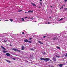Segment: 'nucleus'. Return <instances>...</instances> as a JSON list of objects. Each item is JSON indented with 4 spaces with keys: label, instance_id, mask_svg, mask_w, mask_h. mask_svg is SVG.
<instances>
[{
    "label": "nucleus",
    "instance_id": "4be33fe9",
    "mask_svg": "<svg viewBox=\"0 0 67 67\" xmlns=\"http://www.w3.org/2000/svg\"><path fill=\"white\" fill-rule=\"evenodd\" d=\"M64 1H65V2H67V0H64Z\"/></svg>",
    "mask_w": 67,
    "mask_h": 67
},
{
    "label": "nucleus",
    "instance_id": "cd10ccee",
    "mask_svg": "<svg viewBox=\"0 0 67 67\" xmlns=\"http://www.w3.org/2000/svg\"><path fill=\"white\" fill-rule=\"evenodd\" d=\"M19 12H21V11H22V10H19Z\"/></svg>",
    "mask_w": 67,
    "mask_h": 67
},
{
    "label": "nucleus",
    "instance_id": "b1692460",
    "mask_svg": "<svg viewBox=\"0 0 67 67\" xmlns=\"http://www.w3.org/2000/svg\"><path fill=\"white\" fill-rule=\"evenodd\" d=\"M45 54H46V53L45 52H44V53H43V55H45Z\"/></svg>",
    "mask_w": 67,
    "mask_h": 67
},
{
    "label": "nucleus",
    "instance_id": "9d476101",
    "mask_svg": "<svg viewBox=\"0 0 67 67\" xmlns=\"http://www.w3.org/2000/svg\"><path fill=\"white\" fill-rule=\"evenodd\" d=\"M21 48H22L21 49L22 50H24V46H23L21 47Z\"/></svg>",
    "mask_w": 67,
    "mask_h": 67
},
{
    "label": "nucleus",
    "instance_id": "79ce46f5",
    "mask_svg": "<svg viewBox=\"0 0 67 67\" xmlns=\"http://www.w3.org/2000/svg\"><path fill=\"white\" fill-rule=\"evenodd\" d=\"M51 7L52 8V6H51Z\"/></svg>",
    "mask_w": 67,
    "mask_h": 67
},
{
    "label": "nucleus",
    "instance_id": "f257e3e1",
    "mask_svg": "<svg viewBox=\"0 0 67 67\" xmlns=\"http://www.w3.org/2000/svg\"><path fill=\"white\" fill-rule=\"evenodd\" d=\"M30 17H28L27 16H26L24 18V19L22 18L21 19V20H19L20 21V22L19 23H21V22H27V21H29V20H26V18H27V19H30Z\"/></svg>",
    "mask_w": 67,
    "mask_h": 67
},
{
    "label": "nucleus",
    "instance_id": "a18cd8bd",
    "mask_svg": "<svg viewBox=\"0 0 67 67\" xmlns=\"http://www.w3.org/2000/svg\"><path fill=\"white\" fill-rule=\"evenodd\" d=\"M51 67H54V66H52Z\"/></svg>",
    "mask_w": 67,
    "mask_h": 67
},
{
    "label": "nucleus",
    "instance_id": "bb28decb",
    "mask_svg": "<svg viewBox=\"0 0 67 67\" xmlns=\"http://www.w3.org/2000/svg\"><path fill=\"white\" fill-rule=\"evenodd\" d=\"M40 3V4H41V5H42V3Z\"/></svg>",
    "mask_w": 67,
    "mask_h": 67
},
{
    "label": "nucleus",
    "instance_id": "7c9ffc66",
    "mask_svg": "<svg viewBox=\"0 0 67 67\" xmlns=\"http://www.w3.org/2000/svg\"><path fill=\"white\" fill-rule=\"evenodd\" d=\"M13 59L14 60H15V59L14 58H13Z\"/></svg>",
    "mask_w": 67,
    "mask_h": 67
},
{
    "label": "nucleus",
    "instance_id": "2f4dec72",
    "mask_svg": "<svg viewBox=\"0 0 67 67\" xmlns=\"http://www.w3.org/2000/svg\"><path fill=\"white\" fill-rule=\"evenodd\" d=\"M25 13H27V12H25Z\"/></svg>",
    "mask_w": 67,
    "mask_h": 67
},
{
    "label": "nucleus",
    "instance_id": "5701e85b",
    "mask_svg": "<svg viewBox=\"0 0 67 67\" xmlns=\"http://www.w3.org/2000/svg\"><path fill=\"white\" fill-rule=\"evenodd\" d=\"M17 51H18V52H20V51L19 50L17 49Z\"/></svg>",
    "mask_w": 67,
    "mask_h": 67
},
{
    "label": "nucleus",
    "instance_id": "423d86ee",
    "mask_svg": "<svg viewBox=\"0 0 67 67\" xmlns=\"http://www.w3.org/2000/svg\"><path fill=\"white\" fill-rule=\"evenodd\" d=\"M38 43H40V44H43V43H42V42L40 41H38Z\"/></svg>",
    "mask_w": 67,
    "mask_h": 67
},
{
    "label": "nucleus",
    "instance_id": "4468645a",
    "mask_svg": "<svg viewBox=\"0 0 67 67\" xmlns=\"http://www.w3.org/2000/svg\"><path fill=\"white\" fill-rule=\"evenodd\" d=\"M33 12V11L31 10H29L28 11V12Z\"/></svg>",
    "mask_w": 67,
    "mask_h": 67
},
{
    "label": "nucleus",
    "instance_id": "a878e982",
    "mask_svg": "<svg viewBox=\"0 0 67 67\" xmlns=\"http://www.w3.org/2000/svg\"><path fill=\"white\" fill-rule=\"evenodd\" d=\"M32 38H29V40H32Z\"/></svg>",
    "mask_w": 67,
    "mask_h": 67
},
{
    "label": "nucleus",
    "instance_id": "f8f14e48",
    "mask_svg": "<svg viewBox=\"0 0 67 67\" xmlns=\"http://www.w3.org/2000/svg\"><path fill=\"white\" fill-rule=\"evenodd\" d=\"M63 64H60L59 65V67H62V66H63Z\"/></svg>",
    "mask_w": 67,
    "mask_h": 67
},
{
    "label": "nucleus",
    "instance_id": "c9c22d12",
    "mask_svg": "<svg viewBox=\"0 0 67 67\" xmlns=\"http://www.w3.org/2000/svg\"><path fill=\"white\" fill-rule=\"evenodd\" d=\"M22 34H24V32H23L22 33Z\"/></svg>",
    "mask_w": 67,
    "mask_h": 67
},
{
    "label": "nucleus",
    "instance_id": "ea45409f",
    "mask_svg": "<svg viewBox=\"0 0 67 67\" xmlns=\"http://www.w3.org/2000/svg\"><path fill=\"white\" fill-rule=\"evenodd\" d=\"M39 8H41V7H39Z\"/></svg>",
    "mask_w": 67,
    "mask_h": 67
},
{
    "label": "nucleus",
    "instance_id": "39448f33",
    "mask_svg": "<svg viewBox=\"0 0 67 67\" xmlns=\"http://www.w3.org/2000/svg\"><path fill=\"white\" fill-rule=\"evenodd\" d=\"M6 55L7 56H10L11 55V54H10V53H7L6 54Z\"/></svg>",
    "mask_w": 67,
    "mask_h": 67
},
{
    "label": "nucleus",
    "instance_id": "473e14b6",
    "mask_svg": "<svg viewBox=\"0 0 67 67\" xmlns=\"http://www.w3.org/2000/svg\"><path fill=\"white\" fill-rule=\"evenodd\" d=\"M46 37V36H43V38H45Z\"/></svg>",
    "mask_w": 67,
    "mask_h": 67
},
{
    "label": "nucleus",
    "instance_id": "20e7f679",
    "mask_svg": "<svg viewBox=\"0 0 67 67\" xmlns=\"http://www.w3.org/2000/svg\"><path fill=\"white\" fill-rule=\"evenodd\" d=\"M46 24H51V22H49L48 21H47L46 23Z\"/></svg>",
    "mask_w": 67,
    "mask_h": 67
},
{
    "label": "nucleus",
    "instance_id": "e433bc0d",
    "mask_svg": "<svg viewBox=\"0 0 67 67\" xmlns=\"http://www.w3.org/2000/svg\"><path fill=\"white\" fill-rule=\"evenodd\" d=\"M63 8V7L62 6V7H61V8Z\"/></svg>",
    "mask_w": 67,
    "mask_h": 67
},
{
    "label": "nucleus",
    "instance_id": "c756f323",
    "mask_svg": "<svg viewBox=\"0 0 67 67\" xmlns=\"http://www.w3.org/2000/svg\"><path fill=\"white\" fill-rule=\"evenodd\" d=\"M63 6H64V7H65V4H64L63 5Z\"/></svg>",
    "mask_w": 67,
    "mask_h": 67
},
{
    "label": "nucleus",
    "instance_id": "a19ab883",
    "mask_svg": "<svg viewBox=\"0 0 67 67\" xmlns=\"http://www.w3.org/2000/svg\"><path fill=\"white\" fill-rule=\"evenodd\" d=\"M65 9H66V10H67V8H65Z\"/></svg>",
    "mask_w": 67,
    "mask_h": 67
},
{
    "label": "nucleus",
    "instance_id": "dca6fc26",
    "mask_svg": "<svg viewBox=\"0 0 67 67\" xmlns=\"http://www.w3.org/2000/svg\"><path fill=\"white\" fill-rule=\"evenodd\" d=\"M7 41H8L7 40H4L3 41V42H4V43H5V42H7Z\"/></svg>",
    "mask_w": 67,
    "mask_h": 67
},
{
    "label": "nucleus",
    "instance_id": "f03ea898",
    "mask_svg": "<svg viewBox=\"0 0 67 67\" xmlns=\"http://www.w3.org/2000/svg\"><path fill=\"white\" fill-rule=\"evenodd\" d=\"M24 42H27V43H32V42L31 41H29L27 39H25V40H24Z\"/></svg>",
    "mask_w": 67,
    "mask_h": 67
},
{
    "label": "nucleus",
    "instance_id": "0eeeda50",
    "mask_svg": "<svg viewBox=\"0 0 67 67\" xmlns=\"http://www.w3.org/2000/svg\"><path fill=\"white\" fill-rule=\"evenodd\" d=\"M31 4H32V5H33L34 7H37L36 5H35V4L33 3H31Z\"/></svg>",
    "mask_w": 67,
    "mask_h": 67
},
{
    "label": "nucleus",
    "instance_id": "a211bd4d",
    "mask_svg": "<svg viewBox=\"0 0 67 67\" xmlns=\"http://www.w3.org/2000/svg\"><path fill=\"white\" fill-rule=\"evenodd\" d=\"M3 53H6V51H3Z\"/></svg>",
    "mask_w": 67,
    "mask_h": 67
},
{
    "label": "nucleus",
    "instance_id": "393cba45",
    "mask_svg": "<svg viewBox=\"0 0 67 67\" xmlns=\"http://www.w3.org/2000/svg\"><path fill=\"white\" fill-rule=\"evenodd\" d=\"M56 57H58V58H59V56H57V55H56Z\"/></svg>",
    "mask_w": 67,
    "mask_h": 67
},
{
    "label": "nucleus",
    "instance_id": "37998d69",
    "mask_svg": "<svg viewBox=\"0 0 67 67\" xmlns=\"http://www.w3.org/2000/svg\"><path fill=\"white\" fill-rule=\"evenodd\" d=\"M1 21V20L0 19V21Z\"/></svg>",
    "mask_w": 67,
    "mask_h": 67
},
{
    "label": "nucleus",
    "instance_id": "2eb2a0df",
    "mask_svg": "<svg viewBox=\"0 0 67 67\" xmlns=\"http://www.w3.org/2000/svg\"><path fill=\"white\" fill-rule=\"evenodd\" d=\"M6 61L8 63H10V61L9 60H6Z\"/></svg>",
    "mask_w": 67,
    "mask_h": 67
},
{
    "label": "nucleus",
    "instance_id": "6e6552de",
    "mask_svg": "<svg viewBox=\"0 0 67 67\" xmlns=\"http://www.w3.org/2000/svg\"><path fill=\"white\" fill-rule=\"evenodd\" d=\"M1 48H2V49H4V50H5L6 49H5L4 47H3V46H1Z\"/></svg>",
    "mask_w": 67,
    "mask_h": 67
},
{
    "label": "nucleus",
    "instance_id": "4c0bfd02",
    "mask_svg": "<svg viewBox=\"0 0 67 67\" xmlns=\"http://www.w3.org/2000/svg\"><path fill=\"white\" fill-rule=\"evenodd\" d=\"M42 1V0H40V1Z\"/></svg>",
    "mask_w": 67,
    "mask_h": 67
},
{
    "label": "nucleus",
    "instance_id": "6ab92c4d",
    "mask_svg": "<svg viewBox=\"0 0 67 67\" xmlns=\"http://www.w3.org/2000/svg\"><path fill=\"white\" fill-rule=\"evenodd\" d=\"M57 48L58 49H60V47H57Z\"/></svg>",
    "mask_w": 67,
    "mask_h": 67
},
{
    "label": "nucleus",
    "instance_id": "1a4fd4ad",
    "mask_svg": "<svg viewBox=\"0 0 67 67\" xmlns=\"http://www.w3.org/2000/svg\"><path fill=\"white\" fill-rule=\"evenodd\" d=\"M63 18H62L59 20V21H62V20H63Z\"/></svg>",
    "mask_w": 67,
    "mask_h": 67
},
{
    "label": "nucleus",
    "instance_id": "412c9836",
    "mask_svg": "<svg viewBox=\"0 0 67 67\" xmlns=\"http://www.w3.org/2000/svg\"><path fill=\"white\" fill-rule=\"evenodd\" d=\"M65 57H67V53L65 55Z\"/></svg>",
    "mask_w": 67,
    "mask_h": 67
},
{
    "label": "nucleus",
    "instance_id": "c03bdc74",
    "mask_svg": "<svg viewBox=\"0 0 67 67\" xmlns=\"http://www.w3.org/2000/svg\"><path fill=\"white\" fill-rule=\"evenodd\" d=\"M34 22H36V21H34Z\"/></svg>",
    "mask_w": 67,
    "mask_h": 67
},
{
    "label": "nucleus",
    "instance_id": "c85d7f7f",
    "mask_svg": "<svg viewBox=\"0 0 67 67\" xmlns=\"http://www.w3.org/2000/svg\"><path fill=\"white\" fill-rule=\"evenodd\" d=\"M53 40H55V39H56V38L54 37V38H53Z\"/></svg>",
    "mask_w": 67,
    "mask_h": 67
},
{
    "label": "nucleus",
    "instance_id": "58836bf2",
    "mask_svg": "<svg viewBox=\"0 0 67 67\" xmlns=\"http://www.w3.org/2000/svg\"><path fill=\"white\" fill-rule=\"evenodd\" d=\"M54 60V61H55L56 60L55 59Z\"/></svg>",
    "mask_w": 67,
    "mask_h": 67
},
{
    "label": "nucleus",
    "instance_id": "f704fd0d",
    "mask_svg": "<svg viewBox=\"0 0 67 67\" xmlns=\"http://www.w3.org/2000/svg\"><path fill=\"white\" fill-rule=\"evenodd\" d=\"M65 33V32H64V34H66Z\"/></svg>",
    "mask_w": 67,
    "mask_h": 67
},
{
    "label": "nucleus",
    "instance_id": "aec40b11",
    "mask_svg": "<svg viewBox=\"0 0 67 67\" xmlns=\"http://www.w3.org/2000/svg\"><path fill=\"white\" fill-rule=\"evenodd\" d=\"M30 49L31 50H32V51H34V49Z\"/></svg>",
    "mask_w": 67,
    "mask_h": 67
},
{
    "label": "nucleus",
    "instance_id": "9b49d317",
    "mask_svg": "<svg viewBox=\"0 0 67 67\" xmlns=\"http://www.w3.org/2000/svg\"><path fill=\"white\" fill-rule=\"evenodd\" d=\"M44 58H40L41 60H44Z\"/></svg>",
    "mask_w": 67,
    "mask_h": 67
},
{
    "label": "nucleus",
    "instance_id": "f3484780",
    "mask_svg": "<svg viewBox=\"0 0 67 67\" xmlns=\"http://www.w3.org/2000/svg\"><path fill=\"white\" fill-rule=\"evenodd\" d=\"M10 20L11 22H13V19H10Z\"/></svg>",
    "mask_w": 67,
    "mask_h": 67
},
{
    "label": "nucleus",
    "instance_id": "7ed1b4c3",
    "mask_svg": "<svg viewBox=\"0 0 67 67\" xmlns=\"http://www.w3.org/2000/svg\"><path fill=\"white\" fill-rule=\"evenodd\" d=\"M49 60L50 61H51V60H50V59L48 58H44V60L45 61V62H47L48 61V60Z\"/></svg>",
    "mask_w": 67,
    "mask_h": 67
},
{
    "label": "nucleus",
    "instance_id": "ddd939ff",
    "mask_svg": "<svg viewBox=\"0 0 67 67\" xmlns=\"http://www.w3.org/2000/svg\"><path fill=\"white\" fill-rule=\"evenodd\" d=\"M13 50H14V51H17V49L14 48L13 49Z\"/></svg>",
    "mask_w": 67,
    "mask_h": 67
},
{
    "label": "nucleus",
    "instance_id": "49530a36",
    "mask_svg": "<svg viewBox=\"0 0 67 67\" xmlns=\"http://www.w3.org/2000/svg\"><path fill=\"white\" fill-rule=\"evenodd\" d=\"M53 59H54V58H53Z\"/></svg>",
    "mask_w": 67,
    "mask_h": 67
},
{
    "label": "nucleus",
    "instance_id": "72a5a7b5",
    "mask_svg": "<svg viewBox=\"0 0 67 67\" xmlns=\"http://www.w3.org/2000/svg\"><path fill=\"white\" fill-rule=\"evenodd\" d=\"M5 21H8V20H5Z\"/></svg>",
    "mask_w": 67,
    "mask_h": 67
}]
</instances>
